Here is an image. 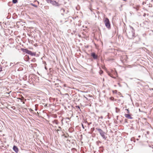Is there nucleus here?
<instances>
[{
    "mask_svg": "<svg viewBox=\"0 0 153 153\" xmlns=\"http://www.w3.org/2000/svg\"><path fill=\"white\" fill-rule=\"evenodd\" d=\"M47 2L48 3L51 4L53 6L55 7H59L61 4L55 1H52V0H46Z\"/></svg>",
    "mask_w": 153,
    "mask_h": 153,
    "instance_id": "nucleus-2",
    "label": "nucleus"
},
{
    "mask_svg": "<svg viewBox=\"0 0 153 153\" xmlns=\"http://www.w3.org/2000/svg\"><path fill=\"white\" fill-rule=\"evenodd\" d=\"M91 131H92V132H93V131L94 130H95V128H91Z\"/></svg>",
    "mask_w": 153,
    "mask_h": 153,
    "instance_id": "nucleus-22",
    "label": "nucleus"
},
{
    "mask_svg": "<svg viewBox=\"0 0 153 153\" xmlns=\"http://www.w3.org/2000/svg\"><path fill=\"white\" fill-rule=\"evenodd\" d=\"M53 123H55L57 124H58V120H54L53 121Z\"/></svg>",
    "mask_w": 153,
    "mask_h": 153,
    "instance_id": "nucleus-15",
    "label": "nucleus"
},
{
    "mask_svg": "<svg viewBox=\"0 0 153 153\" xmlns=\"http://www.w3.org/2000/svg\"><path fill=\"white\" fill-rule=\"evenodd\" d=\"M31 4L32 6H34V7H37V5H36V4H33V3H31Z\"/></svg>",
    "mask_w": 153,
    "mask_h": 153,
    "instance_id": "nucleus-17",
    "label": "nucleus"
},
{
    "mask_svg": "<svg viewBox=\"0 0 153 153\" xmlns=\"http://www.w3.org/2000/svg\"><path fill=\"white\" fill-rule=\"evenodd\" d=\"M91 56L92 58L94 60H97L99 58V56L94 52H91Z\"/></svg>",
    "mask_w": 153,
    "mask_h": 153,
    "instance_id": "nucleus-6",
    "label": "nucleus"
},
{
    "mask_svg": "<svg viewBox=\"0 0 153 153\" xmlns=\"http://www.w3.org/2000/svg\"><path fill=\"white\" fill-rule=\"evenodd\" d=\"M96 129L98 131L99 133L103 139L105 140L106 139L107 137L105 136V133L101 129L99 128H96Z\"/></svg>",
    "mask_w": 153,
    "mask_h": 153,
    "instance_id": "nucleus-4",
    "label": "nucleus"
},
{
    "mask_svg": "<svg viewBox=\"0 0 153 153\" xmlns=\"http://www.w3.org/2000/svg\"><path fill=\"white\" fill-rule=\"evenodd\" d=\"M61 14L62 15H64V14L62 13Z\"/></svg>",
    "mask_w": 153,
    "mask_h": 153,
    "instance_id": "nucleus-35",
    "label": "nucleus"
},
{
    "mask_svg": "<svg viewBox=\"0 0 153 153\" xmlns=\"http://www.w3.org/2000/svg\"><path fill=\"white\" fill-rule=\"evenodd\" d=\"M67 153H69V152H67Z\"/></svg>",
    "mask_w": 153,
    "mask_h": 153,
    "instance_id": "nucleus-39",
    "label": "nucleus"
},
{
    "mask_svg": "<svg viewBox=\"0 0 153 153\" xmlns=\"http://www.w3.org/2000/svg\"><path fill=\"white\" fill-rule=\"evenodd\" d=\"M100 118H101V119H102L103 118V116H101L100 117Z\"/></svg>",
    "mask_w": 153,
    "mask_h": 153,
    "instance_id": "nucleus-29",
    "label": "nucleus"
},
{
    "mask_svg": "<svg viewBox=\"0 0 153 153\" xmlns=\"http://www.w3.org/2000/svg\"><path fill=\"white\" fill-rule=\"evenodd\" d=\"M125 116L127 118H128L129 119H132L133 118L129 114H124Z\"/></svg>",
    "mask_w": 153,
    "mask_h": 153,
    "instance_id": "nucleus-8",
    "label": "nucleus"
},
{
    "mask_svg": "<svg viewBox=\"0 0 153 153\" xmlns=\"http://www.w3.org/2000/svg\"><path fill=\"white\" fill-rule=\"evenodd\" d=\"M125 110L127 111V113L128 114H129L130 112L128 109H126Z\"/></svg>",
    "mask_w": 153,
    "mask_h": 153,
    "instance_id": "nucleus-21",
    "label": "nucleus"
},
{
    "mask_svg": "<svg viewBox=\"0 0 153 153\" xmlns=\"http://www.w3.org/2000/svg\"><path fill=\"white\" fill-rule=\"evenodd\" d=\"M101 143L102 142L101 141H100L98 140L96 142V143L97 145L99 146V144L100 143Z\"/></svg>",
    "mask_w": 153,
    "mask_h": 153,
    "instance_id": "nucleus-16",
    "label": "nucleus"
},
{
    "mask_svg": "<svg viewBox=\"0 0 153 153\" xmlns=\"http://www.w3.org/2000/svg\"><path fill=\"white\" fill-rule=\"evenodd\" d=\"M12 2L13 4H16L18 2V0H13Z\"/></svg>",
    "mask_w": 153,
    "mask_h": 153,
    "instance_id": "nucleus-13",
    "label": "nucleus"
},
{
    "mask_svg": "<svg viewBox=\"0 0 153 153\" xmlns=\"http://www.w3.org/2000/svg\"><path fill=\"white\" fill-rule=\"evenodd\" d=\"M139 111H140V109H139Z\"/></svg>",
    "mask_w": 153,
    "mask_h": 153,
    "instance_id": "nucleus-36",
    "label": "nucleus"
},
{
    "mask_svg": "<svg viewBox=\"0 0 153 153\" xmlns=\"http://www.w3.org/2000/svg\"><path fill=\"white\" fill-rule=\"evenodd\" d=\"M144 4V2H143V4Z\"/></svg>",
    "mask_w": 153,
    "mask_h": 153,
    "instance_id": "nucleus-37",
    "label": "nucleus"
},
{
    "mask_svg": "<svg viewBox=\"0 0 153 153\" xmlns=\"http://www.w3.org/2000/svg\"><path fill=\"white\" fill-rule=\"evenodd\" d=\"M2 66L1 64H0V72L2 71Z\"/></svg>",
    "mask_w": 153,
    "mask_h": 153,
    "instance_id": "nucleus-14",
    "label": "nucleus"
},
{
    "mask_svg": "<svg viewBox=\"0 0 153 153\" xmlns=\"http://www.w3.org/2000/svg\"><path fill=\"white\" fill-rule=\"evenodd\" d=\"M106 27L108 29H111V24L109 19L107 18H105L104 21Z\"/></svg>",
    "mask_w": 153,
    "mask_h": 153,
    "instance_id": "nucleus-3",
    "label": "nucleus"
},
{
    "mask_svg": "<svg viewBox=\"0 0 153 153\" xmlns=\"http://www.w3.org/2000/svg\"><path fill=\"white\" fill-rule=\"evenodd\" d=\"M100 150L99 151L100 152H103V146H100L99 147Z\"/></svg>",
    "mask_w": 153,
    "mask_h": 153,
    "instance_id": "nucleus-11",
    "label": "nucleus"
},
{
    "mask_svg": "<svg viewBox=\"0 0 153 153\" xmlns=\"http://www.w3.org/2000/svg\"><path fill=\"white\" fill-rule=\"evenodd\" d=\"M23 51L24 52L32 56H35L36 55V52H32L31 51L29 50L27 48L24 49Z\"/></svg>",
    "mask_w": 153,
    "mask_h": 153,
    "instance_id": "nucleus-5",
    "label": "nucleus"
},
{
    "mask_svg": "<svg viewBox=\"0 0 153 153\" xmlns=\"http://www.w3.org/2000/svg\"><path fill=\"white\" fill-rule=\"evenodd\" d=\"M24 59H25L26 61H28L30 59V58L28 55H26L24 57Z\"/></svg>",
    "mask_w": 153,
    "mask_h": 153,
    "instance_id": "nucleus-9",
    "label": "nucleus"
},
{
    "mask_svg": "<svg viewBox=\"0 0 153 153\" xmlns=\"http://www.w3.org/2000/svg\"><path fill=\"white\" fill-rule=\"evenodd\" d=\"M120 99H118L117 100V102L120 103Z\"/></svg>",
    "mask_w": 153,
    "mask_h": 153,
    "instance_id": "nucleus-25",
    "label": "nucleus"
},
{
    "mask_svg": "<svg viewBox=\"0 0 153 153\" xmlns=\"http://www.w3.org/2000/svg\"><path fill=\"white\" fill-rule=\"evenodd\" d=\"M58 128H59V129H60V130L61 129V127L60 126H59V127H58Z\"/></svg>",
    "mask_w": 153,
    "mask_h": 153,
    "instance_id": "nucleus-28",
    "label": "nucleus"
},
{
    "mask_svg": "<svg viewBox=\"0 0 153 153\" xmlns=\"http://www.w3.org/2000/svg\"><path fill=\"white\" fill-rule=\"evenodd\" d=\"M76 108L79 109V110H80V111H81V110L80 109V107L79 105L76 106Z\"/></svg>",
    "mask_w": 153,
    "mask_h": 153,
    "instance_id": "nucleus-18",
    "label": "nucleus"
},
{
    "mask_svg": "<svg viewBox=\"0 0 153 153\" xmlns=\"http://www.w3.org/2000/svg\"><path fill=\"white\" fill-rule=\"evenodd\" d=\"M7 18L9 19L10 18V17H7Z\"/></svg>",
    "mask_w": 153,
    "mask_h": 153,
    "instance_id": "nucleus-34",
    "label": "nucleus"
},
{
    "mask_svg": "<svg viewBox=\"0 0 153 153\" xmlns=\"http://www.w3.org/2000/svg\"><path fill=\"white\" fill-rule=\"evenodd\" d=\"M146 35V34H143V36L144 37H145Z\"/></svg>",
    "mask_w": 153,
    "mask_h": 153,
    "instance_id": "nucleus-27",
    "label": "nucleus"
},
{
    "mask_svg": "<svg viewBox=\"0 0 153 153\" xmlns=\"http://www.w3.org/2000/svg\"><path fill=\"white\" fill-rule=\"evenodd\" d=\"M59 7L60 8V12L61 13L65 12V10L64 8H63L61 7L60 6Z\"/></svg>",
    "mask_w": 153,
    "mask_h": 153,
    "instance_id": "nucleus-10",
    "label": "nucleus"
},
{
    "mask_svg": "<svg viewBox=\"0 0 153 153\" xmlns=\"http://www.w3.org/2000/svg\"><path fill=\"white\" fill-rule=\"evenodd\" d=\"M109 75V76H110L111 77H112V78H114V79H115V77H114V76H113L112 75H111V74H110V75Z\"/></svg>",
    "mask_w": 153,
    "mask_h": 153,
    "instance_id": "nucleus-24",
    "label": "nucleus"
},
{
    "mask_svg": "<svg viewBox=\"0 0 153 153\" xmlns=\"http://www.w3.org/2000/svg\"><path fill=\"white\" fill-rule=\"evenodd\" d=\"M115 109H116V113H118L120 111V109L119 108H118L117 107H116Z\"/></svg>",
    "mask_w": 153,
    "mask_h": 153,
    "instance_id": "nucleus-12",
    "label": "nucleus"
},
{
    "mask_svg": "<svg viewBox=\"0 0 153 153\" xmlns=\"http://www.w3.org/2000/svg\"><path fill=\"white\" fill-rule=\"evenodd\" d=\"M13 63H10V66H11V67H13Z\"/></svg>",
    "mask_w": 153,
    "mask_h": 153,
    "instance_id": "nucleus-23",
    "label": "nucleus"
},
{
    "mask_svg": "<svg viewBox=\"0 0 153 153\" xmlns=\"http://www.w3.org/2000/svg\"><path fill=\"white\" fill-rule=\"evenodd\" d=\"M126 32L127 36L130 39H133L136 36L135 33V30L131 25H129V27L126 28Z\"/></svg>",
    "mask_w": 153,
    "mask_h": 153,
    "instance_id": "nucleus-1",
    "label": "nucleus"
},
{
    "mask_svg": "<svg viewBox=\"0 0 153 153\" xmlns=\"http://www.w3.org/2000/svg\"><path fill=\"white\" fill-rule=\"evenodd\" d=\"M118 116H117V118H118Z\"/></svg>",
    "mask_w": 153,
    "mask_h": 153,
    "instance_id": "nucleus-38",
    "label": "nucleus"
},
{
    "mask_svg": "<svg viewBox=\"0 0 153 153\" xmlns=\"http://www.w3.org/2000/svg\"><path fill=\"white\" fill-rule=\"evenodd\" d=\"M72 144H74V142H72Z\"/></svg>",
    "mask_w": 153,
    "mask_h": 153,
    "instance_id": "nucleus-33",
    "label": "nucleus"
},
{
    "mask_svg": "<svg viewBox=\"0 0 153 153\" xmlns=\"http://www.w3.org/2000/svg\"><path fill=\"white\" fill-rule=\"evenodd\" d=\"M31 61L32 62H35L36 61V59H35V58H33L31 60Z\"/></svg>",
    "mask_w": 153,
    "mask_h": 153,
    "instance_id": "nucleus-19",
    "label": "nucleus"
},
{
    "mask_svg": "<svg viewBox=\"0 0 153 153\" xmlns=\"http://www.w3.org/2000/svg\"><path fill=\"white\" fill-rule=\"evenodd\" d=\"M69 11L68 10H67V12L66 13H68L69 12Z\"/></svg>",
    "mask_w": 153,
    "mask_h": 153,
    "instance_id": "nucleus-31",
    "label": "nucleus"
},
{
    "mask_svg": "<svg viewBox=\"0 0 153 153\" xmlns=\"http://www.w3.org/2000/svg\"><path fill=\"white\" fill-rule=\"evenodd\" d=\"M13 150L16 153H17L18 152L19 150L18 147L15 145L13 146Z\"/></svg>",
    "mask_w": 153,
    "mask_h": 153,
    "instance_id": "nucleus-7",
    "label": "nucleus"
},
{
    "mask_svg": "<svg viewBox=\"0 0 153 153\" xmlns=\"http://www.w3.org/2000/svg\"><path fill=\"white\" fill-rule=\"evenodd\" d=\"M85 123H87L88 125H90L91 123H91H88L86 121H85Z\"/></svg>",
    "mask_w": 153,
    "mask_h": 153,
    "instance_id": "nucleus-20",
    "label": "nucleus"
},
{
    "mask_svg": "<svg viewBox=\"0 0 153 153\" xmlns=\"http://www.w3.org/2000/svg\"><path fill=\"white\" fill-rule=\"evenodd\" d=\"M137 79V80H140V81H142V80H140V79Z\"/></svg>",
    "mask_w": 153,
    "mask_h": 153,
    "instance_id": "nucleus-30",
    "label": "nucleus"
},
{
    "mask_svg": "<svg viewBox=\"0 0 153 153\" xmlns=\"http://www.w3.org/2000/svg\"><path fill=\"white\" fill-rule=\"evenodd\" d=\"M82 128L84 129V127L83 124H82Z\"/></svg>",
    "mask_w": 153,
    "mask_h": 153,
    "instance_id": "nucleus-26",
    "label": "nucleus"
},
{
    "mask_svg": "<svg viewBox=\"0 0 153 153\" xmlns=\"http://www.w3.org/2000/svg\"><path fill=\"white\" fill-rule=\"evenodd\" d=\"M45 69L46 70H47V68H46V67H45Z\"/></svg>",
    "mask_w": 153,
    "mask_h": 153,
    "instance_id": "nucleus-32",
    "label": "nucleus"
}]
</instances>
